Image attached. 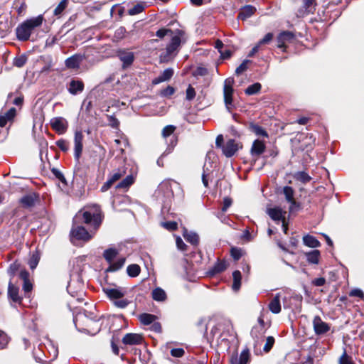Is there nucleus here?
I'll use <instances>...</instances> for the list:
<instances>
[{
    "instance_id": "3c124183",
    "label": "nucleus",
    "mask_w": 364,
    "mask_h": 364,
    "mask_svg": "<svg viewBox=\"0 0 364 364\" xmlns=\"http://www.w3.org/2000/svg\"><path fill=\"white\" fill-rule=\"evenodd\" d=\"M176 127L173 125H167L162 130V136L164 138L170 136L175 131Z\"/></svg>"
},
{
    "instance_id": "c9c22d12",
    "label": "nucleus",
    "mask_w": 364,
    "mask_h": 364,
    "mask_svg": "<svg viewBox=\"0 0 364 364\" xmlns=\"http://www.w3.org/2000/svg\"><path fill=\"white\" fill-rule=\"evenodd\" d=\"M262 85L259 82H255L250 86H248L245 90V93L247 95H253L259 93L261 90Z\"/></svg>"
},
{
    "instance_id": "2f4dec72",
    "label": "nucleus",
    "mask_w": 364,
    "mask_h": 364,
    "mask_svg": "<svg viewBox=\"0 0 364 364\" xmlns=\"http://www.w3.org/2000/svg\"><path fill=\"white\" fill-rule=\"evenodd\" d=\"M249 129L252 132L255 133L257 136L268 137L267 132L258 124L251 123L249 126Z\"/></svg>"
},
{
    "instance_id": "6ab92c4d",
    "label": "nucleus",
    "mask_w": 364,
    "mask_h": 364,
    "mask_svg": "<svg viewBox=\"0 0 364 364\" xmlns=\"http://www.w3.org/2000/svg\"><path fill=\"white\" fill-rule=\"evenodd\" d=\"M8 296L14 302L21 304L22 297L19 295V289L15 286L11 281L9 283Z\"/></svg>"
},
{
    "instance_id": "a18cd8bd",
    "label": "nucleus",
    "mask_w": 364,
    "mask_h": 364,
    "mask_svg": "<svg viewBox=\"0 0 364 364\" xmlns=\"http://www.w3.org/2000/svg\"><path fill=\"white\" fill-rule=\"evenodd\" d=\"M144 9V6L141 4H137L128 11L130 16H134L141 13Z\"/></svg>"
},
{
    "instance_id": "09e8293b",
    "label": "nucleus",
    "mask_w": 364,
    "mask_h": 364,
    "mask_svg": "<svg viewBox=\"0 0 364 364\" xmlns=\"http://www.w3.org/2000/svg\"><path fill=\"white\" fill-rule=\"evenodd\" d=\"M113 302L115 306L120 309H124L130 304V301L128 299L122 298L117 299Z\"/></svg>"
},
{
    "instance_id": "8fccbe9b",
    "label": "nucleus",
    "mask_w": 364,
    "mask_h": 364,
    "mask_svg": "<svg viewBox=\"0 0 364 364\" xmlns=\"http://www.w3.org/2000/svg\"><path fill=\"white\" fill-rule=\"evenodd\" d=\"M56 146L63 151L66 152L69 149V144L65 139H60L55 142Z\"/></svg>"
},
{
    "instance_id": "bb28decb",
    "label": "nucleus",
    "mask_w": 364,
    "mask_h": 364,
    "mask_svg": "<svg viewBox=\"0 0 364 364\" xmlns=\"http://www.w3.org/2000/svg\"><path fill=\"white\" fill-rule=\"evenodd\" d=\"M151 296L154 300L160 302L166 301L167 298L166 293L163 289L160 287H156L154 289H153L151 292Z\"/></svg>"
},
{
    "instance_id": "f3484780",
    "label": "nucleus",
    "mask_w": 364,
    "mask_h": 364,
    "mask_svg": "<svg viewBox=\"0 0 364 364\" xmlns=\"http://www.w3.org/2000/svg\"><path fill=\"white\" fill-rule=\"evenodd\" d=\"M122 342L124 345H139L142 343L143 337L141 334L129 333L124 336Z\"/></svg>"
},
{
    "instance_id": "5701e85b",
    "label": "nucleus",
    "mask_w": 364,
    "mask_h": 364,
    "mask_svg": "<svg viewBox=\"0 0 364 364\" xmlns=\"http://www.w3.org/2000/svg\"><path fill=\"white\" fill-rule=\"evenodd\" d=\"M174 71L172 68L165 69L161 74L152 81L153 84H159L169 80L173 75Z\"/></svg>"
},
{
    "instance_id": "ddd939ff",
    "label": "nucleus",
    "mask_w": 364,
    "mask_h": 364,
    "mask_svg": "<svg viewBox=\"0 0 364 364\" xmlns=\"http://www.w3.org/2000/svg\"><path fill=\"white\" fill-rule=\"evenodd\" d=\"M250 360V353L248 348L244 349L240 355L237 353L232 355L230 358L231 364H248Z\"/></svg>"
},
{
    "instance_id": "603ef678",
    "label": "nucleus",
    "mask_w": 364,
    "mask_h": 364,
    "mask_svg": "<svg viewBox=\"0 0 364 364\" xmlns=\"http://www.w3.org/2000/svg\"><path fill=\"white\" fill-rule=\"evenodd\" d=\"M9 338L7 335L0 330V349L4 348L9 343Z\"/></svg>"
},
{
    "instance_id": "b1692460",
    "label": "nucleus",
    "mask_w": 364,
    "mask_h": 364,
    "mask_svg": "<svg viewBox=\"0 0 364 364\" xmlns=\"http://www.w3.org/2000/svg\"><path fill=\"white\" fill-rule=\"evenodd\" d=\"M269 309L273 314H279L281 311L280 294H277L269 304Z\"/></svg>"
},
{
    "instance_id": "5fc2aeb1",
    "label": "nucleus",
    "mask_w": 364,
    "mask_h": 364,
    "mask_svg": "<svg viewBox=\"0 0 364 364\" xmlns=\"http://www.w3.org/2000/svg\"><path fill=\"white\" fill-rule=\"evenodd\" d=\"M250 60H245L235 70V74L239 75L247 69V64Z\"/></svg>"
},
{
    "instance_id": "a211bd4d",
    "label": "nucleus",
    "mask_w": 364,
    "mask_h": 364,
    "mask_svg": "<svg viewBox=\"0 0 364 364\" xmlns=\"http://www.w3.org/2000/svg\"><path fill=\"white\" fill-rule=\"evenodd\" d=\"M265 333L264 326L262 325H256L253 326L251 331V336L255 340V345H259L263 341Z\"/></svg>"
},
{
    "instance_id": "72a5a7b5",
    "label": "nucleus",
    "mask_w": 364,
    "mask_h": 364,
    "mask_svg": "<svg viewBox=\"0 0 364 364\" xmlns=\"http://www.w3.org/2000/svg\"><path fill=\"white\" fill-rule=\"evenodd\" d=\"M118 255V251L115 248H109L105 250L103 257L105 260L110 264Z\"/></svg>"
},
{
    "instance_id": "f257e3e1",
    "label": "nucleus",
    "mask_w": 364,
    "mask_h": 364,
    "mask_svg": "<svg viewBox=\"0 0 364 364\" xmlns=\"http://www.w3.org/2000/svg\"><path fill=\"white\" fill-rule=\"evenodd\" d=\"M102 223V214L100 207L93 205L87 210L79 211L73 218V225L70 231L71 240L88 242Z\"/></svg>"
},
{
    "instance_id": "de8ad7c7",
    "label": "nucleus",
    "mask_w": 364,
    "mask_h": 364,
    "mask_svg": "<svg viewBox=\"0 0 364 364\" xmlns=\"http://www.w3.org/2000/svg\"><path fill=\"white\" fill-rule=\"evenodd\" d=\"M27 61V58L26 55H22L17 58H15L14 60V65L18 68L23 67Z\"/></svg>"
},
{
    "instance_id": "39448f33",
    "label": "nucleus",
    "mask_w": 364,
    "mask_h": 364,
    "mask_svg": "<svg viewBox=\"0 0 364 364\" xmlns=\"http://www.w3.org/2000/svg\"><path fill=\"white\" fill-rule=\"evenodd\" d=\"M234 82L233 78H228L225 80L223 87L224 101L227 109L230 111V107L232 104V93L233 88L232 84Z\"/></svg>"
},
{
    "instance_id": "680f3d73",
    "label": "nucleus",
    "mask_w": 364,
    "mask_h": 364,
    "mask_svg": "<svg viewBox=\"0 0 364 364\" xmlns=\"http://www.w3.org/2000/svg\"><path fill=\"white\" fill-rule=\"evenodd\" d=\"M175 92V90L171 86H168L166 89L163 90L161 92V95L164 97H169L171 96Z\"/></svg>"
},
{
    "instance_id": "338daca9",
    "label": "nucleus",
    "mask_w": 364,
    "mask_h": 364,
    "mask_svg": "<svg viewBox=\"0 0 364 364\" xmlns=\"http://www.w3.org/2000/svg\"><path fill=\"white\" fill-rule=\"evenodd\" d=\"M349 295L350 296H357L360 298H363L364 296V294L362 290L360 289H354L350 291Z\"/></svg>"
},
{
    "instance_id": "49530a36",
    "label": "nucleus",
    "mask_w": 364,
    "mask_h": 364,
    "mask_svg": "<svg viewBox=\"0 0 364 364\" xmlns=\"http://www.w3.org/2000/svg\"><path fill=\"white\" fill-rule=\"evenodd\" d=\"M51 172L56 178H58L60 181H61L65 185H67L66 179H65L64 175L63 174V173L59 169H58L56 168H53L51 169Z\"/></svg>"
},
{
    "instance_id": "e2e57ef3",
    "label": "nucleus",
    "mask_w": 364,
    "mask_h": 364,
    "mask_svg": "<svg viewBox=\"0 0 364 364\" xmlns=\"http://www.w3.org/2000/svg\"><path fill=\"white\" fill-rule=\"evenodd\" d=\"M339 364H354L347 355L346 351H344L343 354L341 356L339 359Z\"/></svg>"
},
{
    "instance_id": "e433bc0d",
    "label": "nucleus",
    "mask_w": 364,
    "mask_h": 364,
    "mask_svg": "<svg viewBox=\"0 0 364 364\" xmlns=\"http://www.w3.org/2000/svg\"><path fill=\"white\" fill-rule=\"evenodd\" d=\"M156 318V316L150 314L144 313L139 316V320L141 323L144 325L152 324V323L155 321Z\"/></svg>"
},
{
    "instance_id": "13d9d810",
    "label": "nucleus",
    "mask_w": 364,
    "mask_h": 364,
    "mask_svg": "<svg viewBox=\"0 0 364 364\" xmlns=\"http://www.w3.org/2000/svg\"><path fill=\"white\" fill-rule=\"evenodd\" d=\"M184 353L185 350L182 348H173L171 350V355L173 357L181 358L184 355Z\"/></svg>"
},
{
    "instance_id": "f704fd0d",
    "label": "nucleus",
    "mask_w": 364,
    "mask_h": 364,
    "mask_svg": "<svg viewBox=\"0 0 364 364\" xmlns=\"http://www.w3.org/2000/svg\"><path fill=\"white\" fill-rule=\"evenodd\" d=\"M233 284L232 288L234 291H238L241 286V273L240 271L236 270L232 273Z\"/></svg>"
},
{
    "instance_id": "79ce46f5",
    "label": "nucleus",
    "mask_w": 364,
    "mask_h": 364,
    "mask_svg": "<svg viewBox=\"0 0 364 364\" xmlns=\"http://www.w3.org/2000/svg\"><path fill=\"white\" fill-rule=\"evenodd\" d=\"M283 193H284L287 202H291L295 200L294 198V191L291 187H290V186L284 187Z\"/></svg>"
},
{
    "instance_id": "0e129e2a",
    "label": "nucleus",
    "mask_w": 364,
    "mask_h": 364,
    "mask_svg": "<svg viewBox=\"0 0 364 364\" xmlns=\"http://www.w3.org/2000/svg\"><path fill=\"white\" fill-rule=\"evenodd\" d=\"M168 33H172V31L171 29L162 28L156 31V36L160 38H162Z\"/></svg>"
},
{
    "instance_id": "4d7b16f0",
    "label": "nucleus",
    "mask_w": 364,
    "mask_h": 364,
    "mask_svg": "<svg viewBox=\"0 0 364 364\" xmlns=\"http://www.w3.org/2000/svg\"><path fill=\"white\" fill-rule=\"evenodd\" d=\"M196 97V91L195 89L190 85L186 90V98L187 100L191 101L193 100Z\"/></svg>"
},
{
    "instance_id": "864d4df0",
    "label": "nucleus",
    "mask_w": 364,
    "mask_h": 364,
    "mask_svg": "<svg viewBox=\"0 0 364 364\" xmlns=\"http://www.w3.org/2000/svg\"><path fill=\"white\" fill-rule=\"evenodd\" d=\"M274 343V337L273 336H268L266 338V343H265V345H264V346L263 348L264 351H265L267 353L269 352L272 349Z\"/></svg>"
},
{
    "instance_id": "c756f323",
    "label": "nucleus",
    "mask_w": 364,
    "mask_h": 364,
    "mask_svg": "<svg viewBox=\"0 0 364 364\" xmlns=\"http://www.w3.org/2000/svg\"><path fill=\"white\" fill-rule=\"evenodd\" d=\"M125 258H118L115 262L114 260L109 264V266L107 269V272H116L120 269L125 263Z\"/></svg>"
},
{
    "instance_id": "2eb2a0df",
    "label": "nucleus",
    "mask_w": 364,
    "mask_h": 364,
    "mask_svg": "<svg viewBox=\"0 0 364 364\" xmlns=\"http://www.w3.org/2000/svg\"><path fill=\"white\" fill-rule=\"evenodd\" d=\"M85 59V55L77 53L67 58L65 61V65L69 69H76L80 67L81 63Z\"/></svg>"
},
{
    "instance_id": "cd10ccee",
    "label": "nucleus",
    "mask_w": 364,
    "mask_h": 364,
    "mask_svg": "<svg viewBox=\"0 0 364 364\" xmlns=\"http://www.w3.org/2000/svg\"><path fill=\"white\" fill-rule=\"evenodd\" d=\"M227 269V264L225 261H218L214 266L208 271V274L213 276L220 273Z\"/></svg>"
},
{
    "instance_id": "58836bf2",
    "label": "nucleus",
    "mask_w": 364,
    "mask_h": 364,
    "mask_svg": "<svg viewBox=\"0 0 364 364\" xmlns=\"http://www.w3.org/2000/svg\"><path fill=\"white\" fill-rule=\"evenodd\" d=\"M141 272V268L138 264H132L127 267V272L128 275L131 277H137Z\"/></svg>"
},
{
    "instance_id": "7c9ffc66",
    "label": "nucleus",
    "mask_w": 364,
    "mask_h": 364,
    "mask_svg": "<svg viewBox=\"0 0 364 364\" xmlns=\"http://www.w3.org/2000/svg\"><path fill=\"white\" fill-rule=\"evenodd\" d=\"M134 181V178L132 175H128L127 177L119 182L117 186V189H127Z\"/></svg>"
},
{
    "instance_id": "1a4fd4ad",
    "label": "nucleus",
    "mask_w": 364,
    "mask_h": 364,
    "mask_svg": "<svg viewBox=\"0 0 364 364\" xmlns=\"http://www.w3.org/2000/svg\"><path fill=\"white\" fill-rule=\"evenodd\" d=\"M51 127L59 134L66 132L68 128V121L61 117H54L50 120Z\"/></svg>"
},
{
    "instance_id": "aec40b11",
    "label": "nucleus",
    "mask_w": 364,
    "mask_h": 364,
    "mask_svg": "<svg viewBox=\"0 0 364 364\" xmlns=\"http://www.w3.org/2000/svg\"><path fill=\"white\" fill-rule=\"evenodd\" d=\"M19 277L23 281V290L26 294L29 293L33 289V284L29 280V273L26 269L20 271Z\"/></svg>"
},
{
    "instance_id": "473e14b6",
    "label": "nucleus",
    "mask_w": 364,
    "mask_h": 364,
    "mask_svg": "<svg viewBox=\"0 0 364 364\" xmlns=\"http://www.w3.org/2000/svg\"><path fill=\"white\" fill-rule=\"evenodd\" d=\"M306 259L309 263L311 264H318L319 262L320 252L317 250H314L306 252Z\"/></svg>"
},
{
    "instance_id": "052dcab7",
    "label": "nucleus",
    "mask_w": 364,
    "mask_h": 364,
    "mask_svg": "<svg viewBox=\"0 0 364 364\" xmlns=\"http://www.w3.org/2000/svg\"><path fill=\"white\" fill-rule=\"evenodd\" d=\"M273 38V34L272 33H267L264 37L261 39L258 43L260 45V46L263 44H267L269 43Z\"/></svg>"
},
{
    "instance_id": "6e6d98bb",
    "label": "nucleus",
    "mask_w": 364,
    "mask_h": 364,
    "mask_svg": "<svg viewBox=\"0 0 364 364\" xmlns=\"http://www.w3.org/2000/svg\"><path fill=\"white\" fill-rule=\"evenodd\" d=\"M161 225L168 230H175L177 229L178 228V224L176 222H174V221H168V222H164L161 223Z\"/></svg>"
},
{
    "instance_id": "bf43d9fd",
    "label": "nucleus",
    "mask_w": 364,
    "mask_h": 364,
    "mask_svg": "<svg viewBox=\"0 0 364 364\" xmlns=\"http://www.w3.org/2000/svg\"><path fill=\"white\" fill-rule=\"evenodd\" d=\"M38 262H39V257L37 255H33L28 262L30 268L31 269H35L37 267Z\"/></svg>"
},
{
    "instance_id": "412c9836",
    "label": "nucleus",
    "mask_w": 364,
    "mask_h": 364,
    "mask_svg": "<svg viewBox=\"0 0 364 364\" xmlns=\"http://www.w3.org/2000/svg\"><path fill=\"white\" fill-rule=\"evenodd\" d=\"M256 11V8L252 5H246L241 8L237 18L245 21L252 16Z\"/></svg>"
},
{
    "instance_id": "20e7f679",
    "label": "nucleus",
    "mask_w": 364,
    "mask_h": 364,
    "mask_svg": "<svg viewBox=\"0 0 364 364\" xmlns=\"http://www.w3.org/2000/svg\"><path fill=\"white\" fill-rule=\"evenodd\" d=\"M223 136L220 134L215 140V145L218 148H221L223 154L226 157L232 156L238 149V146L234 139H228L224 144Z\"/></svg>"
},
{
    "instance_id": "f8f14e48",
    "label": "nucleus",
    "mask_w": 364,
    "mask_h": 364,
    "mask_svg": "<svg viewBox=\"0 0 364 364\" xmlns=\"http://www.w3.org/2000/svg\"><path fill=\"white\" fill-rule=\"evenodd\" d=\"M103 291L107 297L113 301L123 298L127 292L126 288L120 287L114 288H103Z\"/></svg>"
},
{
    "instance_id": "69168bd1",
    "label": "nucleus",
    "mask_w": 364,
    "mask_h": 364,
    "mask_svg": "<svg viewBox=\"0 0 364 364\" xmlns=\"http://www.w3.org/2000/svg\"><path fill=\"white\" fill-rule=\"evenodd\" d=\"M231 256L233 257L235 260H238L242 256L240 250L237 248H232Z\"/></svg>"
},
{
    "instance_id": "393cba45",
    "label": "nucleus",
    "mask_w": 364,
    "mask_h": 364,
    "mask_svg": "<svg viewBox=\"0 0 364 364\" xmlns=\"http://www.w3.org/2000/svg\"><path fill=\"white\" fill-rule=\"evenodd\" d=\"M294 37V34L290 31L282 32L277 37L278 47L282 48L287 41H290Z\"/></svg>"
},
{
    "instance_id": "774afa93",
    "label": "nucleus",
    "mask_w": 364,
    "mask_h": 364,
    "mask_svg": "<svg viewBox=\"0 0 364 364\" xmlns=\"http://www.w3.org/2000/svg\"><path fill=\"white\" fill-rule=\"evenodd\" d=\"M109 124L113 128H117L119 125V120L113 116L109 117Z\"/></svg>"
},
{
    "instance_id": "ea45409f",
    "label": "nucleus",
    "mask_w": 364,
    "mask_h": 364,
    "mask_svg": "<svg viewBox=\"0 0 364 364\" xmlns=\"http://www.w3.org/2000/svg\"><path fill=\"white\" fill-rule=\"evenodd\" d=\"M125 173L126 171L124 168H119L110 174L109 179L111 180L113 183H115L117 181L119 180Z\"/></svg>"
},
{
    "instance_id": "c03bdc74",
    "label": "nucleus",
    "mask_w": 364,
    "mask_h": 364,
    "mask_svg": "<svg viewBox=\"0 0 364 364\" xmlns=\"http://www.w3.org/2000/svg\"><path fill=\"white\" fill-rule=\"evenodd\" d=\"M68 5V0H62L59 4L55 7L53 11V14L55 16L60 15L63 11L65 9Z\"/></svg>"
},
{
    "instance_id": "0eeeda50",
    "label": "nucleus",
    "mask_w": 364,
    "mask_h": 364,
    "mask_svg": "<svg viewBox=\"0 0 364 364\" xmlns=\"http://www.w3.org/2000/svg\"><path fill=\"white\" fill-rule=\"evenodd\" d=\"M303 5L298 9L296 16L302 18L309 14H314L316 11V0H302Z\"/></svg>"
},
{
    "instance_id": "a19ab883",
    "label": "nucleus",
    "mask_w": 364,
    "mask_h": 364,
    "mask_svg": "<svg viewBox=\"0 0 364 364\" xmlns=\"http://www.w3.org/2000/svg\"><path fill=\"white\" fill-rule=\"evenodd\" d=\"M185 239L189 242L190 243H191L192 245H197L198 243V241H199V237L198 235L195 233V232H186L184 235H183Z\"/></svg>"
},
{
    "instance_id": "f03ea898",
    "label": "nucleus",
    "mask_w": 364,
    "mask_h": 364,
    "mask_svg": "<svg viewBox=\"0 0 364 364\" xmlns=\"http://www.w3.org/2000/svg\"><path fill=\"white\" fill-rule=\"evenodd\" d=\"M41 15L28 19L16 28V36L18 40H28L34 28L39 27L43 23Z\"/></svg>"
},
{
    "instance_id": "9b49d317",
    "label": "nucleus",
    "mask_w": 364,
    "mask_h": 364,
    "mask_svg": "<svg viewBox=\"0 0 364 364\" xmlns=\"http://www.w3.org/2000/svg\"><path fill=\"white\" fill-rule=\"evenodd\" d=\"M83 134L82 131L77 130L75 132L74 136V156L76 161H79L80 157L82 154V141H83Z\"/></svg>"
},
{
    "instance_id": "4be33fe9",
    "label": "nucleus",
    "mask_w": 364,
    "mask_h": 364,
    "mask_svg": "<svg viewBox=\"0 0 364 364\" xmlns=\"http://www.w3.org/2000/svg\"><path fill=\"white\" fill-rule=\"evenodd\" d=\"M265 148V144L262 141L259 139L254 141L251 148L252 156L254 157L260 156L264 151Z\"/></svg>"
},
{
    "instance_id": "423d86ee",
    "label": "nucleus",
    "mask_w": 364,
    "mask_h": 364,
    "mask_svg": "<svg viewBox=\"0 0 364 364\" xmlns=\"http://www.w3.org/2000/svg\"><path fill=\"white\" fill-rule=\"evenodd\" d=\"M313 328L316 336H323L331 329V326L324 322L319 316H316L313 319Z\"/></svg>"
},
{
    "instance_id": "a878e982",
    "label": "nucleus",
    "mask_w": 364,
    "mask_h": 364,
    "mask_svg": "<svg viewBox=\"0 0 364 364\" xmlns=\"http://www.w3.org/2000/svg\"><path fill=\"white\" fill-rule=\"evenodd\" d=\"M84 84L82 81L80 80H72L70 82L68 91L72 95H76L78 92H80L83 90Z\"/></svg>"
},
{
    "instance_id": "4c0bfd02",
    "label": "nucleus",
    "mask_w": 364,
    "mask_h": 364,
    "mask_svg": "<svg viewBox=\"0 0 364 364\" xmlns=\"http://www.w3.org/2000/svg\"><path fill=\"white\" fill-rule=\"evenodd\" d=\"M294 178L303 183H306L311 179V177L304 171L296 172L294 174Z\"/></svg>"
},
{
    "instance_id": "7ed1b4c3",
    "label": "nucleus",
    "mask_w": 364,
    "mask_h": 364,
    "mask_svg": "<svg viewBox=\"0 0 364 364\" xmlns=\"http://www.w3.org/2000/svg\"><path fill=\"white\" fill-rule=\"evenodd\" d=\"M181 35L182 31L178 30L177 34L171 38V42L166 46V53L161 55V58L164 61H168L176 55V53L181 43Z\"/></svg>"
},
{
    "instance_id": "6e6552de",
    "label": "nucleus",
    "mask_w": 364,
    "mask_h": 364,
    "mask_svg": "<svg viewBox=\"0 0 364 364\" xmlns=\"http://www.w3.org/2000/svg\"><path fill=\"white\" fill-rule=\"evenodd\" d=\"M157 192L158 194H159L160 193H164L165 200L163 201L164 205H168L169 202H171V198L173 197L172 183L169 181L162 182L159 185Z\"/></svg>"
},
{
    "instance_id": "dca6fc26",
    "label": "nucleus",
    "mask_w": 364,
    "mask_h": 364,
    "mask_svg": "<svg viewBox=\"0 0 364 364\" xmlns=\"http://www.w3.org/2000/svg\"><path fill=\"white\" fill-rule=\"evenodd\" d=\"M267 213L272 220L277 223L285 220L286 211H283L279 207L267 208Z\"/></svg>"
},
{
    "instance_id": "4468645a",
    "label": "nucleus",
    "mask_w": 364,
    "mask_h": 364,
    "mask_svg": "<svg viewBox=\"0 0 364 364\" xmlns=\"http://www.w3.org/2000/svg\"><path fill=\"white\" fill-rule=\"evenodd\" d=\"M117 56L122 62V66L124 68L130 66L134 60V53L127 50H119L117 52Z\"/></svg>"
},
{
    "instance_id": "c85d7f7f",
    "label": "nucleus",
    "mask_w": 364,
    "mask_h": 364,
    "mask_svg": "<svg viewBox=\"0 0 364 364\" xmlns=\"http://www.w3.org/2000/svg\"><path fill=\"white\" fill-rule=\"evenodd\" d=\"M304 244L309 247L315 248L321 245L320 242L314 236L306 235L303 237Z\"/></svg>"
},
{
    "instance_id": "9d476101",
    "label": "nucleus",
    "mask_w": 364,
    "mask_h": 364,
    "mask_svg": "<svg viewBox=\"0 0 364 364\" xmlns=\"http://www.w3.org/2000/svg\"><path fill=\"white\" fill-rule=\"evenodd\" d=\"M39 200L38 195L35 192H30L23 196L19 203L24 208H31L35 206L36 202Z\"/></svg>"
},
{
    "instance_id": "37998d69",
    "label": "nucleus",
    "mask_w": 364,
    "mask_h": 364,
    "mask_svg": "<svg viewBox=\"0 0 364 364\" xmlns=\"http://www.w3.org/2000/svg\"><path fill=\"white\" fill-rule=\"evenodd\" d=\"M20 268V264L17 262H14L11 263L7 270L8 274L10 276L11 279L14 278V277L16 275V272L19 270Z\"/></svg>"
}]
</instances>
